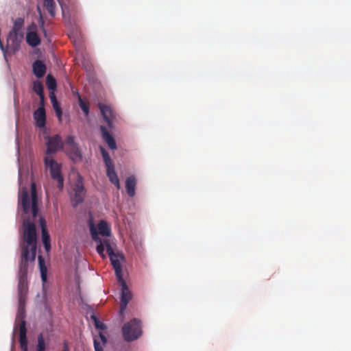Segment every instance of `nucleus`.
I'll list each match as a JSON object with an SVG mask.
<instances>
[{
    "mask_svg": "<svg viewBox=\"0 0 351 351\" xmlns=\"http://www.w3.org/2000/svg\"><path fill=\"white\" fill-rule=\"evenodd\" d=\"M19 207H21L24 214L32 213L33 221L29 218L23 220L24 231L23 234V243L21 244V254L19 264V278H27L28 262H34L36 254V229L34 219L36 217L38 207V195L36 184L31 185V194L27 188L23 187L19 193Z\"/></svg>",
    "mask_w": 351,
    "mask_h": 351,
    "instance_id": "obj_1",
    "label": "nucleus"
},
{
    "mask_svg": "<svg viewBox=\"0 0 351 351\" xmlns=\"http://www.w3.org/2000/svg\"><path fill=\"white\" fill-rule=\"evenodd\" d=\"M64 142L58 134L47 137V149L44 158L45 167L49 169L53 180L58 182V187L62 189L64 186V178L61 173V166L50 155L56 154L59 149H63Z\"/></svg>",
    "mask_w": 351,
    "mask_h": 351,
    "instance_id": "obj_2",
    "label": "nucleus"
},
{
    "mask_svg": "<svg viewBox=\"0 0 351 351\" xmlns=\"http://www.w3.org/2000/svg\"><path fill=\"white\" fill-rule=\"evenodd\" d=\"M123 339L132 342L139 339L143 335L142 325L140 319L133 318L125 323L121 328Z\"/></svg>",
    "mask_w": 351,
    "mask_h": 351,
    "instance_id": "obj_3",
    "label": "nucleus"
},
{
    "mask_svg": "<svg viewBox=\"0 0 351 351\" xmlns=\"http://www.w3.org/2000/svg\"><path fill=\"white\" fill-rule=\"evenodd\" d=\"M64 151L65 154L74 162H79L82 160V152L78 143L75 141L73 136H68L64 141Z\"/></svg>",
    "mask_w": 351,
    "mask_h": 351,
    "instance_id": "obj_4",
    "label": "nucleus"
},
{
    "mask_svg": "<svg viewBox=\"0 0 351 351\" xmlns=\"http://www.w3.org/2000/svg\"><path fill=\"white\" fill-rule=\"evenodd\" d=\"M28 292L27 278L23 277L19 278L18 283V295L19 308L18 313L25 314L24 305L26 300V296Z\"/></svg>",
    "mask_w": 351,
    "mask_h": 351,
    "instance_id": "obj_5",
    "label": "nucleus"
},
{
    "mask_svg": "<svg viewBox=\"0 0 351 351\" xmlns=\"http://www.w3.org/2000/svg\"><path fill=\"white\" fill-rule=\"evenodd\" d=\"M74 194L71 197L73 206L76 207L78 204H81L84 199L85 189L82 182V177H79L77 181L73 186Z\"/></svg>",
    "mask_w": 351,
    "mask_h": 351,
    "instance_id": "obj_6",
    "label": "nucleus"
},
{
    "mask_svg": "<svg viewBox=\"0 0 351 351\" xmlns=\"http://www.w3.org/2000/svg\"><path fill=\"white\" fill-rule=\"evenodd\" d=\"M121 287L120 313H122L126 308L128 304L132 299V293L129 290L123 278L122 280H117Z\"/></svg>",
    "mask_w": 351,
    "mask_h": 351,
    "instance_id": "obj_7",
    "label": "nucleus"
},
{
    "mask_svg": "<svg viewBox=\"0 0 351 351\" xmlns=\"http://www.w3.org/2000/svg\"><path fill=\"white\" fill-rule=\"evenodd\" d=\"M23 36L24 33L9 32L7 38L8 45L14 53L19 50Z\"/></svg>",
    "mask_w": 351,
    "mask_h": 351,
    "instance_id": "obj_8",
    "label": "nucleus"
},
{
    "mask_svg": "<svg viewBox=\"0 0 351 351\" xmlns=\"http://www.w3.org/2000/svg\"><path fill=\"white\" fill-rule=\"evenodd\" d=\"M25 314L22 313H18L16 318V322H19V343L20 345L27 344V330H26V322L24 319Z\"/></svg>",
    "mask_w": 351,
    "mask_h": 351,
    "instance_id": "obj_9",
    "label": "nucleus"
},
{
    "mask_svg": "<svg viewBox=\"0 0 351 351\" xmlns=\"http://www.w3.org/2000/svg\"><path fill=\"white\" fill-rule=\"evenodd\" d=\"M99 108L108 127L112 129L113 128V121L115 117L113 110L110 106L101 103L99 104Z\"/></svg>",
    "mask_w": 351,
    "mask_h": 351,
    "instance_id": "obj_10",
    "label": "nucleus"
},
{
    "mask_svg": "<svg viewBox=\"0 0 351 351\" xmlns=\"http://www.w3.org/2000/svg\"><path fill=\"white\" fill-rule=\"evenodd\" d=\"M109 258L114 269L115 275L117 280H122V278L123 277L121 261L123 259V256L122 254H117L115 255H112Z\"/></svg>",
    "mask_w": 351,
    "mask_h": 351,
    "instance_id": "obj_11",
    "label": "nucleus"
},
{
    "mask_svg": "<svg viewBox=\"0 0 351 351\" xmlns=\"http://www.w3.org/2000/svg\"><path fill=\"white\" fill-rule=\"evenodd\" d=\"M39 221L41 227L42 241L46 252H49L51 249V240L47 229L46 221L43 217H40Z\"/></svg>",
    "mask_w": 351,
    "mask_h": 351,
    "instance_id": "obj_12",
    "label": "nucleus"
},
{
    "mask_svg": "<svg viewBox=\"0 0 351 351\" xmlns=\"http://www.w3.org/2000/svg\"><path fill=\"white\" fill-rule=\"evenodd\" d=\"M34 119L36 121V125L40 128H44L46 123V113L44 107H39L34 112Z\"/></svg>",
    "mask_w": 351,
    "mask_h": 351,
    "instance_id": "obj_13",
    "label": "nucleus"
},
{
    "mask_svg": "<svg viewBox=\"0 0 351 351\" xmlns=\"http://www.w3.org/2000/svg\"><path fill=\"white\" fill-rule=\"evenodd\" d=\"M100 130L101 132L102 138L104 140V141L108 144L109 148L113 150L116 149V141L114 138L112 137V136L108 131L107 128L104 125H101Z\"/></svg>",
    "mask_w": 351,
    "mask_h": 351,
    "instance_id": "obj_14",
    "label": "nucleus"
},
{
    "mask_svg": "<svg viewBox=\"0 0 351 351\" xmlns=\"http://www.w3.org/2000/svg\"><path fill=\"white\" fill-rule=\"evenodd\" d=\"M32 70L38 78H41L45 75L47 67L43 61L36 60L32 64Z\"/></svg>",
    "mask_w": 351,
    "mask_h": 351,
    "instance_id": "obj_15",
    "label": "nucleus"
},
{
    "mask_svg": "<svg viewBox=\"0 0 351 351\" xmlns=\"http://www.w3.org/2000/svg\"><path fill=\"white\" fill-rule=\"evenodd\" d=\"M136 186V179L134 176H131L125 180V189L129 197H133L135 195V189Z\"/></svg>",
    "mask_w": 351,
    "mask_h": 351,
    "instance_id": "obj_16",
    "label": "nucleus"
},
{
    "mask_svg": "<svg viewBox=\"0 0 351 351\" xmlns=\"http://www.w3.org/2000/svg\"><path fill=\"white\" fill-rule=\"evenodd\" d=\"M93 343L95 351H104L103 346L107 343V338L101 332H99L98 337H94Z\"/></svg>",
    "mask_w": 351,
    "mask_h": 351,
    "instance_id": "obj_17",
    "label": "nucleus"
},
{
    "mask_svg": "<svg viewBox=\"0 0 351 351\" xmlns=\"http://www.w3.org/2000/svg\"><path fill=\"white\" fill-rule=\"evenodd\" d=\"M106 174L110 181L118 189H120L119 178L114 170V165L106 167Z\"/></svg>",
    "mask_w": 351,
    "mask_h": 351,
    "instance_id": "obj_18",
    "label": "nucleus"
},
{
    "mask_svg": "<svg viewBox=\"0 0 351 351\" xmlns=\"http://www.w3.org/2000/svg\"><path fill=\"white\" fill-rule=\"evenodd\" d=\"M91 235L93 239L96 241L99 242V244L97 246V253L102 257L104 256V245L105 243H102V241L100 238L98 237L97 232L96 230L94 228V227H92L90 228Z\"/></svg>",
    "mask_w": 351,
    "mask_h": 351,
    "instance_id": "obj_19",
    "label": "nucleus"
},
{
    "mask_svg": "<svg viewBox=\"0 0 351 351\" xmlns=\"http://www.w3.org/2000/svg\"><path fill=\"white\" fill-rule=\"evenodd\" d=\"M26 40L29 45L34 47L40 45V40L35 32H29L26 35Z\"/></svg>",
    "mask_w": 351,
    "mask_h": 351,
    "instance_id": "obj_20",
    "label": "nucleus"
},
{
    "mask_svg": "<svg viewBox=\"0 0 351 351\" xmlns=\"http://www.w3.org/2000/svg\"><path fill=\"white\" fill-rule=\"evenodd\" d=\"M49 98L52 104L53 108L56 112V116L60 120L62 117V109L57 101L56 97L53 92L49 93Z\"/></svg>",
    "mask_w": 351,
    "mask_h": 351,
    "instance_id": "obj_21",
    "label": "nucleus"
},
{
    "mask_svg": "<svg viewBox=\"0 0 351 351\" xmlns=\"http://www.w3.org/2000/svg\"><path fill=\"white\" fill-rule=\"evenodd\" d=\"M99 233L104 237H109L110 235L111 231L110 228L105 221H100L97 225Z\"/></svg>",
    "mask_w": 351,
    "mask_h": 351,
    "instance_id": "obj_22",
    "label": "nucleus"
},
{
    "mask_svg": "<svg viewBox=\"0 0 351 351\" xmlns=\"http://www.w3.org/2000/svg\"><path fill=\"white\" fill-rule=\"evenodd\" d=\"M38 264L42 280L43 282H45L47 281V269L45 266V260L42 256H38Z\"/></svg>",
    "mask_w": 351,
    "mask_h": 351,
    "instance_id": "obj_23",
    "label": "nucleus"
},
{
    "mask_svg": "<svg viewBox=\"0 0 351 351\" xmlns=\"http://www.w3.org/2000/svg\"><path fill=\"white\" fill-rule=\"evenodd\" d=\"M23 24L24 19L23 18H17L14 22L12 29L10 32H16V33H24L23 32Z\"/></svg>",
    "mask_w": 351,
    "mask_h": 351,
    "instance_id": "obj_24",
    "label": "nucleus"
},
{
    "mask_svg": "<svg viewBox=\"0 0 351 351\" xmlns=\"http://www.w3.org/2000/svg\"><path fill=\"white\" fill-rule=\"evenodd\" d=\"M43 5L46 8L50 16L53 17L56 14V3L54 0H43Z\"/></svg>",
    "mask_w": 351,
    "mask_h": 351,
    "instance_id": "obj_25",
    "label": "nucleus"
},
{
    "mask_svg": "<svg viewBox=\"0 0 351 351\" xmlns=\"http://www.w3.org/2000/svg\"><path fill=\"white\" fill-rule=\"evenodd\" d=\"M33 90L39 96L40 99H41L43 101H45L43 86L40 82L38 80L34 82Z\"/></svg>",
    "mask_w": 351,
    "mask_h": 351,
    "instance_id": "obj_26",
    "label": "nucleus"
},
{
    "mask_svg": "<svg viewBox=\"0 0 351 351\" xmlns=\"http://www.w3.org/2000/svg\"><path fill=\"white\" fill-rule=\"evenodd\" d=\"M100 151H101L106 167H108L110 166H113L114 165L113 162L111 160L110 156L108 154V153L106 152V150L103 147H100Z\"/></svg>",
    "mask_w": 351,
    "mask_h": 351,
    "instance_id": "obj_27",
    "label": "nucleus"
},
{
    "mask_svg": "<svg viewBox=\"0 0 351 351\" xmlns=\"http://www.w3.org/2000/svg\"><path fill=\"white\" fill-rule=\"evenodd\" d=\"M37 345L35 348V351H45L46 350V343L44 339V337L42 333L38 335L37 338Z\"/></svg>",
    "mask_w": 351,
    "mask_h": 351,
    "instance_id": "obj_28",
    "label": "nucleus"
},
{
    "mask_svg": "<svg viewBox=\"0 0 351 351\" xmlns=\"http://www.w3.org/2000/svg\"><path fill=\"white\" fill-rule=\"evenodd\" d=\"M46 84L49 90H53L56 88V80L51 75H48L46 78Z\"/></svg>",
    "mask_w": 351,
    "mask_h": 351,
    "instance_id": "obj_29",
    "label": "nucleus"
},
{
    "mask_svg": "<svg viewBox=\"0 0 351 351\" xmlns=\"http://www.w3.org/2000/svg\"><path fill=\"white\" fill-rule=\"evenodd\" d=\"M79 104H80V106L81 108V109L82 110V111L84 112V113L85 114V115H88L89 114V105L88 103L84 101L82 98L80 97H79Z\"/></svg>",
    "mask_w": 351,
    "mask_h": 351,
    "instance_id": "obj_30",
    "label": "nucleus"
},
{
    "mask_svg": "<svg viewBox=\"0 0 351 351\" xmlns=\"http://www.w3.org/2000/svg\"><path fill=\"white\" fill-rule=\"evenodd\" d=\"M104 243H105V246L106 247V252H107L109 257L112 256V255L117 254L116 253L114 252V250H113L112 246L110 245V243L108 242V241H107V240L104 241Z\"/></svg>",
    "mask_w": 351,
    "mask_h": 351,
    "instance_id": "obj_31",
    "label": "nucleus"
},
{
    "mask_svg": "<svg viewBox=\"0 0 351 351\" xmlns=\"http://www.w3.org/2000/svg\"><path fill=\"white\" fill-rule=\"evenodd\" d=\"M95 326L96 328L99 330H105L106 328V326L99 320L97 322L95 321Z\"/></svg>",
    "mask_w": 351,
    "mask_h": 351,
    "instance_id": "obj_32",
    "label": "nucleus"
},
{
    "mask_svg": "<svg viewBox=\"0 0 351 351\" xmlns=\"http://www.w3.org/2000/svg\"><path fill=\"white\" fill-rule=\"evenodd\" d=\"M62 351H70L68 342L66 341H64L63 342V348Z\"/></svg>",
    "mask_w": 351,
    "mask_h": 351,
    "instance_id": "obj_33",
    "label": "nucleus"
},
{
    "mask_svg": "<svg viewBox=\"0 0 351 351\" xmlns=\"http://www.w3.org/2000/svg\"><path fill=\"white\" fill-rule=\"evenodd\" d=\"M22 351H28L27 344L20 345Z\"/></svg>",
    "mask_w": 351,
    "mask_h": 351,
    "instance_id": "obj_34",
    "label": "nucleus"
},
{
    "mask_svg": "<svg viewBox=\"0 0 351 351\" xmlns=\"http://www.w3.org/2000/svg\"><path fill=\"white\" fill-rule=\"evenodd\" d=\"M90 318L93 320L94 322V324H95V321H99V319L97 317V316L95 315H92L90 316Z\"/></svg>",
    "mask_w": 351,
    "mask_h": 351,
    "instance_id": "obj_35",
    "label": "nucleus"
},
{
    "mask_svg": "<svg viewBox=\"0 0 351 351\" xmlns=\"http://www.w3.org/2000/svg\"><path fill=\"white\" fill-rule=\"evenodd\" d=\"M90 318L93 320L94 322V324H95V321H99V319L97 317V316L95 315H92L90 316Z\"/></svg>",
    "mask_w": 351,
    "mask_h": 351,
    "instance_id": "obj_36",
    "label": "nucleus"
},
{
    "mask_svg": "<svg viewBox=\"0 0 351 351\" xmlns=\"http://www.w3.org/2000/svg\"><path fill=\"white\" fill-rule=\"evenodd\" d=\"M40 104H41V106L44 107V101H43L40 99Z\"/></svg>",
    "mask_w": 351,
    "mask_h": 351,
    "instance_id": "obj_37",
    "label": "nucleus"
},
{
    "mask_svg": "<svg viewBox=\"0 0 351 351\" xmlns=\"http://www.w3.org/2000/svg\"><path fill=\"white\" fill-rule=\"evenodd\" d=\"M40 19H41V21H42V24L43 25L44 21H43V18H42V15H41V14H40Z\"/></svg>",
    "mask_w": 351,
    "mask_h": 351,
    "instance_id": "obj_38",
    "label": "nucleus"
}]
</instances>
